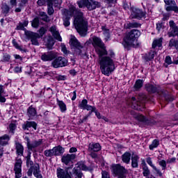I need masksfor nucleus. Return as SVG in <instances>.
Wrapping results in <instances>:
<instances>
[{"instance_id": "62", "label": "nucleus", "mask_w": 178, "mask_h": 178, "mask_svg": "<svg viewBox=\"0 0 178 178\" xmlns=\"http://www.w3.org/2000/svg\"><path fill=\"white\" fill-rule=\"evenodd\" d=\"M37 3L39 6H42L45 5V0H38L37 1Z\"/></svg>"}, {"instance_id": "49", "label": "nucleus", "mask_w": 178, "mask_h": 178, "mask_svg": "<svg viewBox=\"0 0 178 178\" xmlns=\"http://www.w3.org/2000/svg\"><path fill=\"white\" fill-rule=\"evenodd\" d=\"M85 109L86 111H90L91 113L92 112H95V111H97V108H95V106H92L91 105L88 104V106H86V107L85 108Z\"/></svg>"}, {"instance_id": "17", "label": "nucleus", "mask_w": 178, "mask_h": 178, "mask_svg": "<svg viewBox=\"0 0 178 178\" xmlns=\"http://www.w3.org/2000/svg\"><path fill=\"white\" fill-rule=\"evenodd\" d=\"M69 168L65 170L62 168L57 169V177L58 178H72V175L69 173Z\"/></svg>"}, {"instance_id": "48", "label": "nucleus", "mask_w": 178, "mask_h": 178, "mask_svg": "<svg viewBox=\"0 0 178 178\" xmlns=\"http://www.w3.org/2000/svg\"><path fill=\"white\" fill-rule=\"evenodd\" d=\"M88 0H79L77 1L78 6L79 8H84L86 6V3H87Z\"/></svg>"}, {"instance_id": "35", "label": "nucleus", "mask_w": 178, "mask_h": 178, "mask_svg": "<svg viewBox=\"0 0 178 178\" xmlns=\"http://www.w3.org/2000/svg\"><path fill=\"white\" fill-rule=\"evenodd\" d=\"M135 119L138 120L139 122H143V123H147L148 122V118H145L144 115L140 114H135L134 115Z\"/></svg>"}, {"instance_id": "31", "label": "nucleus", "mask_w": 178, "mask_h": 178, "mask_svg": "<svg viewBox=\"0 0 178 178\" xmlns=\"http://www.w3.org/2000/svg\"><path fill=\"white\" fill-rule=\"evenodd\" d=\"M160 97L161 98H164V99H165V101H168V102L173 101V97H172V95H168L167 91L161 92Z\"/></svg>"}, {"instance_id": "14", "label": "nucleus", "mask_w": 178, "mask_h": 178, "mask_svg": "<svg viewBox=\"0 0 178 178\" xmlns=\"http://www.w3.org/2000/svg\"><path fill=\"white\" fill-rule=\"evenodd\" d=\"M170 24V31L168 33V35L169 38L175 37L178 35V27L173 21L169 22Z\"/></svg>"}, {"instance_id": "8", "label": "nucleus", "mask_w": 178, "mask_h": 178, "mask_svg": "<svg viewBox=\"0 0 178 178\" xmlns=\"http://www.w3.org/2000/svg\"><path fill=\"white\" fill-rule=\"evenodd\" d=\"M63 152H65V149L62 146L58 145L53 147V149L45 150L44 155L47 158H52V156H60Z\"/></svg>"}, {"instance_id": "32", "label": "nucleus", "mask_w": 178, "mask_h": 178, "mask_svg": "<svg viewBox=\"0 0 178 178\" xmlns=\"http://www.w3.org/2000/svg\"><path fill=\"white\" fill-rule=\"evenodd\" d=\"M57 104L58 105L60 111V112H62V113H65V112L67 111V108L66 107V104H65L63 101L59 100L57 99Z\"/></svg>"}, {"instance_id": "15", "label": "nucleus", "mask_w": 178, "mask_h": 178, "mask_svg": "<svg viewBox=\"0 0 178 178\" xmlns=\"http://www.w3.org/2000/svg\"><path fill=\"white\" fill-rule=\"evenodd\" d=\"M22 163H23V161H22L21 159H17L14 167L15 178L22 177Z\"/></svg>"}, {"instance_id": "5", "label": "nucleus", "mask_w": 178, "mask_h": 178, "mask_svg": "<svg viewBox=\"0 0 178 178\" xmlns=\"http://www.w3.org/2000/svg\"><path fill=\"white\" fill-rule=\"evenodd\" d=\"M147 99V96L143 93H140L138 96V100L136 97H133L131 99V102L132 104V108L136 111H140L141 106H144V104Z\"/></svg>"}, {"instance_id": "11", "label": "nucleus", "mask_w": 178, "mask_h": 178, "mask_svg": "<svg viewBox=\"0 0 178 178\" xmlns=\"http://www.w3.org/2000/svg\"><path fill=\"white\" fill-rule=\"evenodd\" d=\"M25 35L28 37V38H30L31 43L33 45H39L40 43H38V38H40V34L33 33L30 31H25Z\"/></svg>"}, {"instance_id": "44", "label": "nucleus", "mask_w": 178, "mask_h": 178, "mask_svg": "<svg viewBox=\"0 0 178 178\" xmlns=\"http://www.w3.org/2000/svg\"><path fill=\"white\" fill-rule=\"evenodd\" d=\"M88 101H87V99H84L79 104V108H80V109H86V108L88 105Z\"/></svg>"}, {"instance_id": "52", "label": "nucleus", "mask_w": 178, "mask_h": 178, "mask_svg": "<svg viewBox=\"0 0 178 178\" xmlns=\"http://www.w3.org/2000/svg\"><path fill=\"white\" fill-rule=\"evenodd\" d=\"M177 41H176V40L175 39H171L169 42V47H170V48H172V47H176V44H177Z\"/></svg>"}, {"instance_id": "34", "label": "nucleus", "mask_w": 178, "mask_h": 178, "mask_svg": "<svg viewBox=\"0 0 178 178\" xmlns=\"http://www.w3.org/2000/svg\"><path fill=\"white\" fill-rule=\"evenodd\" d=\"M24 151V147L20 143H16V152L19 156H23V152Z\"/></svg>"}, {"instance_id": "63", "label": "nucleus", "mask_w": 178, "mask_h": 178, "mask_svg": "<svg viewBox=\"0 0 178 178\" xmlns=\"http://www.w3.org/2000/svg\"><path fill=\"white\" fill-rule=\"evenodd\" d=\"M13 44L17 49H20V46H19V44H17L15 40H13Z\"/></svg>"}, {"instance_id": "19", "label": "nucleus", "mask_w": 178, "mask_h": 178, "mask_svg": "<svg viewBox=\"0 0 178 178\" xmlns=\"http://www.w3.org/2000/svg\"><path fill=\"white\" fill-rule=\"evenodd\" d=\"M85 6H86L89 10H94V9L99 6V4L97 1L93 0H88L87 3L85 4Z\"/></svg>"}, {"instance_id": "33", "label": "nucleus", "mask_w": 178, "mask_h": 178, "mask_svg": "<svg viewBox=\"0 0 178 178\" xmlns=\"http://www.w3.org/2000/svg\"><path fill=\"white\" fill-rule=\"evenodd\" d=\"M162 41H163L162 38L155 39L152 42V48L155 49L156 47H158V48H161V47H162Z\"/></svg>"}, {"instance_id": "43", "label": "nucleus", "mask_w": 178, "mask_h": 178, "mask_svg": "<svg viewBox=\"0 0 178 178\" xmlns=\"http://www.w3.org/2000/svg\"><path fill=\"white\" fill-rule=\"evenodd\" d=\"M158 145H159V140L154 139L152 144L149 146V148L151 149V151H152L154 148H156Z\"/></svg>"}, {"instance_id": "25", "label": "nucleus", "mask_w": 178, "mask_h": 178, "mask_svg": "<svg viewBox=\"0 0 178 178\" xmlns=\"http://www.w3.org/2000/svg\"><path fill=\"white\" fill-rule=\"evenodd\" d=\"M121 159L123 163H126V165H129L131 159V154L129 152L124 153L121 156Z\"/></svg>"}, {"instance_id": "45", "label": "nucleus", "mask_w": 178, "mask_h": 178, "mask_svg": "<svg viewBox=\"0 0 178 178\" xmlns=\"http://www.w3.org/2000/svg\"><path fill=\"white\" fill-rule=\"evenodd\" d=\"M149 168H148V166L143 167V175L145 176V177H148L150 175Z\"/></svg>"}, {"instance_id": "56", "label": "nucleus", "mask_w": 178, "mask_h": 178, "mask_svg": "<svg viewBox=\"0 0 178 178\" xmlns=\"http://www.w3.org/2000/svg\"><path fill=\"white\" fill-rule=\"evenodd\" d=\"M165 63L168 65H172V58L170 56H167L165 59Z\"/></svg>"}, {"instance_id": "46", "label": "nucleus", "mask_w": 178, "mask_h": 178, "mask_svg": "<svg viewBox=\"0 0 178 178\" xmlns=\"http://www.w3.org/2000/svg\"><path fill=\"white\" fill-rule=\"evenodd\" d=\"M165 22H158L156 24V30L159 31H161V30H163V29H165Z\"/></svg>"}, {"instance_id": "41", "label": "nucleus", "mask_w": 178, "mask_h": 178, "mask_svg": "<svg viewBox=\"0 0 178 178\" xmlns=\"http://www.w3.org/2000/svg\"><path fill=\"white\" fill-rule=\"evenodd\" d=\"M31 26L33 29H38L40 26V18L35 17L33 21H31Z\"/></svg>"}, {"instance_id": "29", "label": "nucleus", "mask_w": 178, "mask_h": 178, "mask_svg": "<svg viewBox=\"0 0 178 178\" xmlns=\"http://www.w3.org/2000/svg\"><path fill=\"white\" fill-rule=\"evenodd\" d=\"M47 13L49 15V16H51V15H54V13L55 12L53 7L55 6V3H54V1L51 0L50 1L49 0H47Z\"/></svg>"}, {"instance_id": "1", "label": "nucleus", "mask_w": 178, "mask_h": 178, "mask_svg": "<svg viewBox=\"0 0 178 178\" xmlns=\"http://www.w3.org/2000/svg\"><path fill=\"white\" fill-rule=\"evenodd\" d=\"M63 24L65 27L70 26V18L74 17V24L75 29L80 35L81 37H86L87 35V31H88V22L83 17V13L76 9V6L74 4H68V9H65L63 11Z\"/></svg>"}, {"instance_id": "23", "label": "nucleus", "mask_w": 178, "mask_h": 178, "mask_svg": "<svg viewBox=\"0 0 178 178\" xmlns=\"http://www.w3.org/2000/svg\"><path fill=\"white\" fill-rule=\"evenodd\" d=\"M33 127L34 130H37V123L34 121H27L22 125L24 130H29V129Z\"/></svg>"}, {"instance_id": "36", "label": "nucleus", "mask_w": 178, "mask_h": 178, "mask_svg": "<svg viewBox=\"0 0 178 178\" xmlns=\"http://www.w3.org/2000/svg\"><path fill=\"white\" fill-rule=\"evenodd\" d=\"M102 29L104 32V39L106 41H108L111 38V33H109V29H106V26H102Z\"/></svg>"}, {"instance_id": "9", "label": "nucleus", "mask_w": 178, "mask_h": 178, "mask_svg": "<svg viewBox=\"0 0 178 178\" xmlns=\"http://www.w3.org/2000/svg\"><path fill=\"white\" fill-rule=\"evenodd\" d=\"M70 44L71 47H72L75 50V54H76L77 55H82L83 50L81 49H83V46L81 45V44H80V42H79V40L74 37V35H71Z\"/></svg>"}, {"instance_id": "42", "label": "nucleus", "mask_w": 178, "mask_h": 178, "mask_svg": "<svg viewBox=\"0 0 178 178\" xmlns=\"http://www.w3.org/2000/svg\"><path fill=\"white\" fill-rule=\"evenodd\" d=\"M146 90L148 91V92H156V87H155L154 85H147Z\"/></svg>"}, {"instance_id": "3", "label": "nucleus", "mask_w": 178, "mask_h": 178, "mask_svg": "<svg viewBox=\"0 0 178 178\" xmlns=\"http://www.w3.org/2000/svg\"><path fill=\"white\" fill-rule=\"evenodd\" d=\"M141 35V32L137 29H133L128 33L124 38L122 45L124 48H129V47H134L137 42V38Z\"/></svg>"}, {"instance_id": "12", "label": "nucleus", "mask_w": 178, "mask_h": 178, "mask_svg": "<svg viewBox=\"0 0 178 178\" xmlns=\"http://www.w3.org/2000/svg\"><path fill=\"white\" fill-rule=\"evenodd\" d=\"M164 2L165 3V8L167 12H178V7L175 0H164Z\"/></svg>"}, {"instance_id": "59", "label": "nucleus", "mask_w": 178, "mask_h": 178, "mask_svg": "<svg viewBox=\"0 0 178 178\" xmlns=\"http://www.w3.org/2000/svg\"><path fill=\"white\" fill-rule=\"evenodd\" d=\"M9 10H10V8L8 5H5L3 6V11L4 12V13H8V12H9Z\"/></svg>"}, {"instance_id": "24", "label": "nucleus", "mask_w": 178, "mask_h": 178, "mask_svg": "<svg viewBox=\"0 0 178 178\" xmlns=\"http://www.w3.org/2000/svg\"><path fill=\"white\" fill-rule=\"evenodd\" d=\"M50 31L53 35V37L57 40V41H62V37H60V34H59V31L56 30V26H51L50 28Z\"/></svg>"}, {"instance_id": "26", "label": "nucleus", "mask_w": 178, "mask_h": 178, "mask_svg": "<svg viewBox=\"0 0 178 178\" xmlns=\"http://www.w3.org/2000/svg\"><path fill=\"white\" fill-rule=\"evenodd\" d=\"M9 140H10V136L8 134H5L0 137V145H8L9 144Z\"/></svg>"}, {"instance_id": "54", "label": "nucleus", "mask_w": 178, "mask_h": 178, "mask_svg": "<svg viewBox=\"0 0 178 178\" xmlns=\"http://www.w3.org/2000/svg\"><path fill=\"white\" fill-rule=\"evenodd\" d=\"M102 178H111L109 173L106 171H102Z\"/></svg>"}, {"instance_id": "10", "label": "nucleus", "mask_w": 178, "mask_h": 178, "mask_svg": "<svg viewBox=\"0 0 178 178\" xmlns=\"http://www.w3.org/2000/svg\"><path fill=\"white\" fill-rule=\"evenodd\" d=\"M53 67L58 69V67H63L67 65V60L65 57H58L56 58L51 63Z\"/></svg>"}, {"instance_id": "47", "label": "nucleus", "mask_w": 178, "mask_h": 178, "mask_svg": "<svg viewBox=\"0 0 178 178\" xmlns=\"http://www.w3.org/2000/svg\"><path fill=\"white\" fill-rule=\"evenodd\" d=\"M127 26L128 29H137L138 27H140V24L137 22L129 23Z\"/></svg>"}, {"instance_id": "37", "label": "nucleus", "mask_w": 178, "mask_h": 178, "mask_svg": "<svg viewBox=\"0 0 178 178\" xmlns=\"http://www.w3.org/2000/svg\"><path fill=\"white\" fill-rule=\"evenodd\" d=\"M37 115V111L35 110V108H34L32 106H30L28 108V115L31 119H33V118H34V116H35Z\"/></svg>"}, {"instance_id": "2", "label": "nucleus", "mask_w": 178, "mask_h": 178, "mask_svg": "<svg viewBox=\"0 0 178 178\" xmlns=\"http://www.w3.org/2000/svg\"><path fill=\"white\" fill-rule=\"evenodd\" d=\"M105 55H108L109 56H99V64L100 65V70L102 74L104 76H111L112 72L115 71V62L112 59L115 56V53L111 50Z\"/></svg>"}, {"instance_id": "16", "label": "nucleus", "mask_w": 178, "mask_h": 178, "mask_svg": "<svg viewBox=\"0 0 178 178\" xmlns=\"http://www.w3.org/2000/svg\"><path fill=\"white\" fill-rule=\"evenodd\" d=\"M55 58H56V54L54 51L43 53L41 56V59L43 62H50L51 60H54Z\"/></svg>"}, {"instance_id": "21", "label": "nucleus", "mask_w": 178, "mask_h": 178, "mask_svg": "<svg viewBox=\"0 0 178 178\" xmlns=\"http://www.w3.org/2000/svg\"><path fill=\"white\" fill-rule=\"evenodd\" d=\"M98 151H101V145H99V143H92L89 144V152H98Z\"/></svg>"}, {"instance_id": "61", "label": "nucleus", "mask_w": 178, "mask_h": 178, "mask_svg": "<svg viewBox=\"0 0 178 178\" xmlns=\"http://www.w3.org/2000/svg\"><path fill=\"white\" fill-rule=\"evenodd\" d=\"M90 152V155L91 158H92L93 159H95L98 156V154H97L95 152Z\"/></svg>"}, {"instance_id": "27", "label": "nucleus", "mask_w": 178, "mask_h": 178, "mask_svg": "<svg viewBox=\"0 0 178 178\" xmlns=\"http://www.w3.org/2000/svg\"><path fill=\"white\" fill-rule=\"evenodd\" d=\"M45 42L47 48L49 49H51L52 47H54L55 44V40H54V38H52V36H48L45 38Z\"/></svg>"}, {"instance_id": "18", "label": "nucleus", "mask_w": 178, "mask_h": 178, "mask_svg": "<svg viewBox=\"0 0 178 178\" xmlns=\"http://www.w3.org/2000/svg\"><path fill=\"white\" fill-rule=\"evenodd\" d=\"M146 162L148 165H149V166L153 169V170H154L156 175L160 176V177H162V172H161V170L158 169L156 166H155V165L152 163V159H151V157H147L146 159Z\"/></svg>"}, {"instance_id": "13", "label": "nucleus", "mask_w": 178, "mask_h": 178, "mask_svg": "<svg viewBox=\"0 0 178 178\" xmlns=\"http://www.w3.org/2000/svg\"><path fill=\"white\" fill-rule=\"evenodd\" d=\"M144 16H145V13L143 12V10L134 7L131 8V17L132 19H140Z\"/></svg>"}, {"instance_id": "40", "label": "nucleus", "mask_w": 178, "mask_h": 178, "mask_svg": "<svg viewBox=\"0 0 178 178\" xmlns=\"http://www.w3.org/2000/svg\"><path fill=\"white\" fill-rule=\"evenodd\" d=\"M29 26V20L26 19L23 23L20 22L19 24L17 26V30H24V27Z\"/></svg>"}, {"instance_id": "53", "label": "nucleus", "mask_w": 178, "mask_h": 178, "mask_svg": "<svg viewBox=\"0 0 178 178\" xmlns=\"http://www.w3.org/2000/svg\"><path fill=\"white\" fill-rule=\"evenodd\" d=\"M26 166L31 168V170H33V166H34L33 161L31 160H26Z\"/></svg>"}, {"instance_id": "60", "label": "nucleus", "mask_w": 178, "mask_h": 178, "mask_svg": "<svg viewBox=\"0 0 178 178\" xmlns=\"http://www.w3.org/2000/svg\"><path fill=\"white\" fill-rule=\"evenodd\" d=\"M45 31H46L45 28L44 27L40 28V29L39 30V34L41 35V37H42V35L45 34Z\"/></svg>"}, {"instance_id": "39", "label": "nucleus", "mask_w": 178, "mask_h": 178, "mask_svg": "<svg viewBox=\"0 0 178 178\" xmlns=\"http://www.w3.org/2000/svg\"><path fill=\"white\" fill-rule=\"evenodd\" d=\"M144 84V81L141 79H138L134 85V88L135 90L137 91L138 90H140V88H141V87H143Z\"/></svg>"}, {"instance_id": "22", "label": "nucleus", "mask_w": 178, "mask_h": 178, "mask_svg": "<svg viewBox=\"0 0 178 178\" xmlns=\"http://www.w3.org/2000/svg\"><path fill=\"white\" fill-rule=\"evenodd\" d=\"M76 159V154H67L64 155L61 161L65 163V165H67V163H70V162H72V161Z\"/></svg>"}, {"instance_id": "57", "label": "nucleus", "mask_w": 178, "mask_h": 178, "mask_svg": "<svg viewBox=\"0 0 178 178\" xmlns=\"http://www.w3.org/2000/svg\"><path fill=\"white\" fill-rule=\"evenodd\" d=\"M89 116H90V115L84 116L83 119H81L79 120V123H86V122H87V120H88Z\"/></svg>"}, {"instance_id": "50", "label": "nucleus", "mask_w": 178, "mask_h": 178, "mask_svg": "<svg viewBox=\"0 0 178 178\" xmlns=\"http://www.w3.org/2000/svg\"><path fill=\"white\" fill-rule=\"evenodd\" d=\"M159 165L161 166L163 170H165V169H166V161L165 160H161L159 161Z\"/></svg>"}, {"instance_id": "38", "label": "nucleus", "mask_w": 178, "mask_h": 178, "mask_svg": "<svg viewBox=\"0 0 178 178\" xmlns=\"http://www.w3.org/2000/svg\"><path fill=\"white\" fill-rule=\"evenodd\" d=\"M5 91L3 90V86L0 85V102L4 103L6 102V98L3 96Z\"/></svg>"}, {"instance_id": "30", "label": "nucleus", "mask_w": 178, "mask_h": 178, "mask_svg": "<svg viewBox=\"0 0 178 178\" xmlns=\"http://www.w3.org/2000/svg\"><path fill=\"white\" fill-rule=\"evenodd\" d=\"M138 159H140V157L137 154H133L131 156V166L132 168H138Z\"/></svg>"}, {"instance_id": "51", "label": "nucleus", "mask_w": 178, "mask_h": 178, "mask_svg": "<svg viewBox=\"0 0 178 178\" xmlns=\"http://www.w3.org/2000/svg\"><path fill=\"white\" fill-rule=\"evenodd\" d=\"M155 54H156L155 51H151L150 53H149L148 60H145V61L148 62L152 59H154V58H155Z\"/></svg>"}, {"instance_id": "7", "label": "nucleus", "mask_w": 178, "mask_h": 178, "mask_svg": "<svg viewBox=\"0 0 178 178\" xmlns=\"http://www.w3.org/2000/svg\"><path fill=\"white\" fill-rule=\"evenodd\" d=\"M81 170H85L87 172L88 170V168L84 162L79 161L76 165L75 167L72 170V175L75 177V178H81L83 177V172Z\"/></svg>"}, {"instance_id": "20", "label": "nucleus", "mask_w": 178, "mask_h": 178, "mask_svg": "<svg viewBox=\"0 0 178 178\" xmlns=\"http://www.w3.org/2000/svg\"><path fill=\"white\" fill-rule=\"evenodd\" d=\"M33 173V176L36 178H42V175L41 174V170H40V165L38 163L34 164V165L32 167V170Z\"/></svg>"}, {"instance_id": "55", "label": "nucleus", "mask_w": 178, "mask_h": 178, "mask_svg": "<svg viewBox=\"0 0 178 178\" xmlns=\"http://www.w3.org/2000/svg\"><path fill=\"white\" fill-rule=\"evenodd\" d=\"M9 129H10V131H11V133H13V131H15V130L16 129V124L13 123L10 124Z\"/></svg>"}, {"instance_id": "6", "label": "nucleus", "mask_w": 178, "mask_h": 178, "mask_svg": "<svg viewBox=\"0 0 178 178\" xmlns=\"http://www.w3.org/2000/svg\"><path fill=\"white\" fill-rule=\"evenodd\" d=\"M112 172L118 178L127 177V170L120 164H114L112 165Z\"/></svg>"}, {"instance_id": "58", "label": "nucleus", "mask_w": 178, "mask_h": 178, "mask_svg": "<svg viewBox=\"0 0 178 178\" xmlns=\"http://www.w3.org/2000/svg\"><path fill=\"white\" fill-rule=\"evenodd\" d=\"M61 51L65 55H67V54H69V51H67V49L66 48V46H65V45L61 46Z\"/></svg>"}, {"instance_id": "28", "label": "nucleus", "mask_w": 178, "mask_h": 178, "mask_svg": "<svg viewBox=\"0 0 178 178\" xmlns=\"http://www.w3.org/2000/svg\"><path fill=\"white\" fill-rule=\"evenodd\" d=\"M42 144V140L39 139L38 140H35L32 142L30 145L29 147H28L29 149H31V151H34L35 148H37V147H40Z\"/></svg>"}, {"instance_id": "4", "label": "nucleus", "mask_w": 178, "mask_h": 178, "mask_svg": "<svg viewBox=\"0 0 178 178\" xmlns=\"http://www.w3.org/2000/svg\"><path fill=\"white\" fill-rule=\"evenodd\" d=\"M88 43L92 44L94 48H95V51L99 56H104L108 54L106 49H105V44L101 38L97 36H93L89 39Z\"/></svg>"}, {"instance_id": "64", "label": "nucleus", "mask_w": 178, "mask_h": 178, "mask_svg": "<svg viewBox=\"0 0 178 178\" xmlns=\"http://www.w3.org/2000/svg\"><path fill=\"white\" fill-rule=\"evenodd\" d=\"M14 72H15V73H22V67H16L14 69Z\"/></svg>"}]
</instances>
